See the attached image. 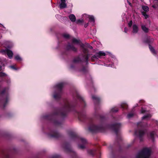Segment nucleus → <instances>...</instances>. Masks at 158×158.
Instances as JSON below:
<instances>
[{
  "label": "nucleus",
  "instance_id": "1",
  "mask_svg": "<svg viewBox=\"0 0 158 158\" xmlns=\"http://www.w3.org/2000/svg\"><path fill=\"white\" fill-rule=\"evenodd\" d=\"M151 153L150 150L148 148H145L138 156L137 158H149Z\"/></svg>",
  "mask_w": 158,
  "mask_h": 158
},
{
  "label": "nucleus",
  "instance_id": "2",
  "mask_svg": "<svg viewBox=\"0 0 158 158\" xmlns=\"http://www.w3.org/2000/svg\"><path fill=\"white\" fill-rule=\"evenodd\" d=\"M61 2L59 5L60 8L61 9L66 8L67 4L65 3V0H60Z\"/></svg>",
  "mask_w": 158,
  "mask_h": 158
},
{
  "label": "nucleus",
  "instance_id": "3",
  "mask_svg": "<svg viewBox=\"0 0 158 158\" xmlns=\"http://www.w3.org/2000/svg\"><path fill=\"white\" fill-rule=\"evenodd\" d=\"M6 52V53L8 56V57L10 58H11L13 56V53L12 52L9 50H6L5 51Z\"/></svg>",
  "mask_w": 158,
  "mask_h": 158
},
{
  "label": "nucleus",
  "instance_id": "4",
  "mask_svg": "<svg viewBox=\"0 0 158 158\" xmlns=\"http://www.w3.org/2000/svg\"><path fill=\"white\" fill-rule=\"evenodd\" d=\"M69 18L71 21L73 22H75L76 19L75 16L73 14L70 15L69 16Z\"/></svg>",
  "mask_w": 158,
  "mask_h": 158
},
{
  "label": "nucleus",
  "instance_id": "5",
  "mask_svg": "<svg viewBox=\"0 0 158 158\" xmlns=\"http://www.w3.org/2000/svg\"><path fill=\"white\" fill-rule=\"evenodd\" d=\"M133 32L135 33H137L138 30V26L136 24H134L133 26Z\"/></svg>",
  "mask_w": 158,
  "mask_h": 158
},
{
  "label": "nucleus",
  "instance_id": "6",
  "mask_svg": "<svg viewBox=\"0 0 158 158\" xmlns=\"http://www.w3.org/2000/svg\"><path fill=\"white\" fill-rule=\"evenodd\" d=\"M141 27L142 29L145 32L147 33L148 31V29L145 26L142 25L141 26Z\"/></svg>",
  "mask_w": 158,
  "mask_h": 158
},
{
  "label": "nucleus",
  "instance_id": "7",
  "mask_svg": "<svg viewBox=\"0 0 158 158\" xmlns=\"http://www.w3.org/2000/svg\"><path fill=\"white\" fill-rule=\"evenodd\" d=\"M96 55L97 56H105V52L102 51H100L98 52L97 53Z\"/></svg>",
  "mask_w": 158,
  "mask_h": 158
},
{
  "label": "nucleus",
  "instance_id": "8",
  "mask_svg": "<svg viewBox=\"0 0 158 158\" xmlns=\"http://www.w3.org/2000/svg\"><path fill=\"white\" fill-rule=\"evenodd\" d=\"M72 42L73 43L78 44L79 43L80 40H78L76 39H73L72 40Z\"/></svg>",
  "mask_w": 158,
  "mask_h": 158
},
{
  "label": "nucleus",
  "instance_id": "9",
  "mask_svg": "<svg viewBox=\"0 0 158 158\" xmlns=\"http://www.w3.org/2000/svg\"><path fill=\"white\" fill-rule=\"evenodd\" d=\"M89 21L94 22V17L93 16H89Z\"/></svg>",
  "mask_w": 158,
  "mask_h": 158
},
{
  "label": "nucleus",
  "instance_id": "10",
  "mask_svg": "<svg viewBox=\"0 0 158 158\" xmlns=\"http://www.w3.org/2000/svg\"><path fill=\"white\" fill-rule=\"evenodd\" d=\"M143 10L146 11H148L149 10V8L146 6H143L142 7Z\"/></svg>",
  "mask_w": 158,
  "mask_h": 158
},
{
  "label": "nucleus",
  "instance_id": "11",
  "mask_svg": "<svg viewBox=\"0 0 158 158\" xmlns=\"http://www.w3.org/2000/svg\"><path fill=\"white\" fill-rule=\"evenodd\" d=\"M63 86L62 83H60L57 85L56 87L59 89H61Z\"/></svg>",
  "mask_w": 158,
  "mask_h": 158
},
{
  "label": "nucleus",
  "instance_id": "12",
  "mask_svg": "<svg viewBox=\"0 0 158 158\" xmlns=\"http://www.w3.org/2000/svg\"><path fill=\"white\" fill-rule=\"evenodd\" d=\"M121 106L123 108L125 109L127 107V105L126 103H123L122 104Z\"/></svg>",
  "mask_w": 158,
  "mask_h": 158
},
{
  "label": "nucleus",
  "instance_id": "13",
  "mask_svg": "<svg viewBox=\"0 0 158 158\" xmlns=\"http://www.w3.org/2000/svg\"><path fill=\"white\" fill-rule=\"evenodd\" d=\"M139 136H142L144 133V132L143 131H140L139 132Z\"/></svg>",
  "mask_w": 158,
  "mask_h": 158
},
{
  "label": "nucleus",
  "instance_id": "14",
  "mask_svg": "<svg viewBox=\"0 0 158 158\" xmlns=\"http://www.w3.org/2000/svg\"><path fill=\"white\" fill-rule=\"evenodd\" d=\"M15 58L16 60H21V58L18 55L16 56L15 57Z\"/></svg>",
  "mask_w": 158,
  "mask_h": 158
},
{
  "label": "nucleus",
  "instance_id": "15",
  "mask_svg": "<svg viewBox=\"0 0 158 158\" xmlns=\"http://www.w3.org/2000/svg\"><path fill=\"white\" fill-rule=\"evenodd\" d=\"M151 116V115H149V114H148V115H145L144 116H143V118H142V119H145V118H148V117H150Z\"/></svg>",
  "mask_w": 158,
  "mask_h": 158
},
{
  "label": "nucleus",
  "instance_id": "16",
  "mask_svg": "<svg viewBox=\"0 0 158 158\" xmlns=\"http://www.w3.org/2000/svg\"><path fill=\"white\" fill-rule=\"evenodd\" d=\"M80 61H81V60H80V58L79 57L77 58L74 59V61L75 62H78Z\"/></svg>",
  "mask_w": 158,
  "mask_h": 158
},
{
  "label": "nucleus",
  "instance_id": "17",
  "mask_svg": "<svg viewBox=\"0 0 158 158\" xmlns=\"http://www.w3.org/2000/svg\"><path fill=\"white\" fill-rule=\"evenodd\" d=\"M150 135L151 138H152V139H153V136L154 135V132H151L150 133Z\"/></svg>",
  "mask_w": 158,
  "mask_h": 158
},
{
  "label": "nucleus",
  "instance_id": "18",
  "mask_svg": "<svg viewBox=\"0 0 158 158\" xmlns=\"http://www.w3.org/2000/svg\"><path fill=\"white\" fill-rule=\"evenodd\" d=\"M60 97V96L59 95H54V98L56 99H57L58 98H59Z\"/></svg>",
  "mask_w": 158,
  "mask_h": 158
},
{
  "label": "nucleus",
  "instance_id": "19",
  "mask_svg": "<svg viewBox=\"0 0 158 158\" xmlns=\"http://www.w3.org/2000/svg\"><path fill=\"white\" fill-rule=\"evenodd\" d=\"M81 141L83 143H86V141L85 139H81Z\"/></svg>",
  "mask_w": 158,
  "mask_h": 158
},
{
  "label": "nucleus",
  "instance_id": "20",
  "mask_svg": "<svg viewBox=\"0 0 158 158\" xmlns=\"http://www.w3.org/2000/svg\"><path fill=\"white\" fill-rule=\"evenodd\" d=\"M63 35L64 37L66 38H68L69 36V35L67 34H64Z\"/></svg>",
  "mask_w": 158,
  "mask_h": 158
},
{
  "label": "nucleus",
  "instance_id": "21",
  "mask_svg": "<svg viewBox=\"0 0 158 158\" xmlns=\"http://www.w3.org/2000/svg\"><path fill=\"white\" fill-rule=\"evenodd\" d=\"M132 25V21H131L128 24V25L129 27H131Z\"/></svg>",
  "mask_w": 158,
  "mask_h": 158
},
{
  "label": "nucleus",
  "instance_id": "22",
  "mask_svg": "<svg viewBox=\"0 0 158 158\" xmlns=\"http://www.w3.org/2000/svg\"><path fill=\"white\" fill-rule=\"evenodd\" d=\"M133 115V114H130L128 115V117L129 118H130L132 117Z\"/></svg>",
  "mask_w": 158,
  "mask_h": 158
},
{
  "label": "nucleus",
  "instance_id": "23",
  "mask_svg": "<svg viewBox=\"0 0 158 158\" xmlns=\"http://www.w3.org/2000/svg\"><path fill=\"white\" fill-rule=\"evenodd\" d=\"M71 48V49L73 51H76L77 50L76 49L73 47H72Z\"/></svg>",
  "mask_w": 158,
  "mask_h": 158
},
{
  "label": "nucleus",
  "instance_id": "24",
  "mask_svg": "<svg viewBox=\"0 0 158 158\" xmlns=\"http://www.w3.org/2000/svg\"><path fill=\"white\" fill-rule=\"evenodd\" d=\"M142 14L145 17V18L148 17L147 15L144 12H142Z\"/></svg>",
  "mask_w": 158,
  "mask_h": 158
},
{
  "label": "nucleus",
  "instance_id": "25",
  "mask_svg": "<svg viewBox=\"0 0 158 158\" xmlns=\"http://www.w3.org/2000/svg\"><path fill=\"white\" fill-rule=\"evenodd\" d=\"M150 50H151V51L152 52H154V49L152 48V47H150Z\"/></svg>",
  "mask_w": 158,
  "mask_h": 158
},
{
  "label": "nucleus",
  "instance_id": "26",
  "mask_svg": "<svg viewBox=\"0 0 158 158\" xmlns=\"http://www.w3.org/2000/svg\"><path fill=\"white\" fill-rule=\"evenodd\" d=\"M79 147L81 149H83L85 148V147L83 145H80L79 146Z\"/></svg>",
  "mask_w": 158,
  "mask_h": 158
},
{
  "label": "nucleus",
  "instance_id": "27",
  "mask_svg": "<svg viewBox=\"0 0 158 158\" xmlns=\"http://www.w3.org/2000/svg\"><path fill=\"white\" fill-rule=\"evenodd\" d=\"M81 22H82V21L81 20H78L77 21V23H79Z\"/></svg>",
  "mask_w": 158,
  "mask_h": 158
},
{
  "label": "nucleus",
  "instance_id": "28",
  "mask_svg": "<svg viewBox=\"0 0 158 158\" xmlns=\"http://www.w3.org/2000/svg\"><path fill=\"white\" fill-rule=\"evenodd\" d=\"M92 98L93 99H98V98L96 97V96H93L92 97Z\"/></svg>",
  "mask_w": 158,
  "mask_h": 158
},
{
  "label": "nucleus",
  "instance_id": "29",
  "mask_svg": "<svg viewBox=\"0 0 158 158\" xmlns=\"http://www.w3.org/2000/svg\"><path fill=\"white\" fill-rule=\"evenodd\" d=\"M128 31V29L127 28H125V29H124V32H125V33H127V31Z\"/></svg>",
  "mask_w": 158,
  "mask_h": 158
},
{
  "label": "nucleus",
  "instance_id": "30",
  "mask_svg": "<svg viewBox=\"0 0 158 158\" xmlns=\"http://www.w3.org/2000/svg\"><path fill=\"white\" fill-rule=\"evenodd\" d=\"M88 59V56L87 55H86L85 57V59L87 60Z\"/></svg>",
  "mask_w": 158,
  "mask_h": 158
},
{
  "label": "nucleus",
  "instance_id": "31",
  "mask_svg": "<svg viewBox=\"0 0 158 158\" xmlns=\"http://www.w3.org/2000/svg\"><path fill=\"white\" fill-rule=\"evenodd\" d=\"M145 112V110L143 109H142L141 110V112L142 113H143Z\"/></svg>",
  "mask_w": 158,
  "mask_h": 158
},
{
  "label": "nucleus",
  "instance_id": "32",
  "mask_svg": "<svg viewBox=\"0 0 158 158\" xmlns=\"http://www.w3.org/2000/svg\"><path fill=\"white\" fill-rule=\"evenodd\" d=\"M88 25V23L85 24L84 25V27H87Z\"/></svg>",
  "mask_w": 158,
  "mask_h": 158
},
{
  "label": "nucleus",
  "instance_id": "33",
  "mask_svg": "<svg viewBox=\"0 0 158 158\" xmlns=\"http://www.w3.org/2000/svg\"><path fill=\"white\" fill-rule=\"evenodd\" d=\"M0 76H4V75L3 73H1V75H0Z\"/></svg>",
  "mask_w": 158,
  "mask_h": 158
},
{
  "label": "nucleus",
  "instance_id": "34",
  "mask_svg": "<svg viewBox=\"0 0 158 158\" xmlns=\"http://www.w3.org/2000/svg\"><path fill=\"white\" fill-rule=\"evenodd\" d=\"M1 70V67L0 66V71Z\"/></svg>",
  "mask_w": 158,
  "mask_h": 158
},
{
  "label": "nucleus",
  "instance_id": "35",
  "mask_svg": "<svg viewBox=\"0 0 158 158\" xmlns=\"http://www.w3.org/2000/svg\"><path fill=\"white\" fill-rule=\"evenodd\" d=\"M129 4L131 5V3L130 2H129Z\"/></svg>",
  "mask_w": 158,
  "mask_h": 158
},
{
  "label": "nucleus",
  "instance_id": "36",
  "mask_svg": "<svg viewBox=\"0 0 158 158\" xmlns=\"http://www.w3.org/2000/svg\"><path fill=\"white\" fill-rule=\"evenodd\" d=\"M152 7L154 8H155V6H152Z\"/></svg>",
  "mask_w": 158,
  "mask_h": 158
},
{
  "label": "nucleus",
  "instance_id": "37",
  "mask_svg": "<svg viewBox=\"0 0 158 158\" xmlns=\"http://www.w3.org/2000/svg\"><path fill=\"white\" fill-rule=\"evenodd\" d=\"M90 48H92V47H90Z\"/></svg>",
  "mask_w": 158,
  "mask_h": 158
}]
</instances>
